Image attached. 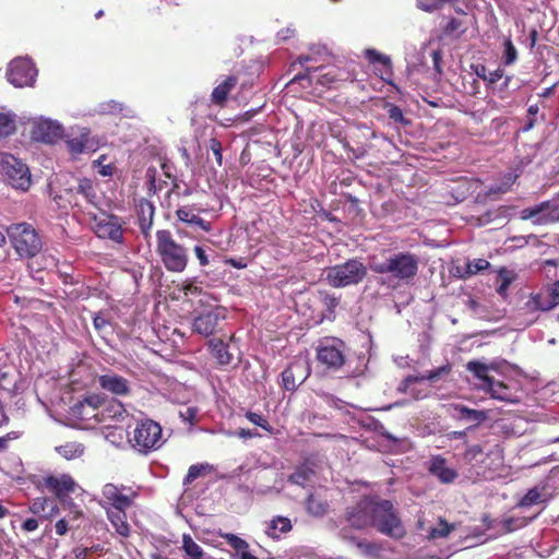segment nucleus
<instances>
[{
	"label": "nucleus",
	"mask_w": 559,
	"mask_h": 559,
	"mask_svg": "<svg viewBox=\"0 0 559 559\" xmlns=\"http://www.w3.org/2000/svg\"><path fill=\"white\" fill-rule=\"evenodd\" d=\"M238 84V78L236 75H228L223 82L215 86L211 93L212 104L223 108L225 107L229 93Z\"/></svg>",
	"instance_id": "obj_26"
},
{
	"label": "nucleus",
	"mask_w": 559,
	"mask_h": 559,
	"mask_svg": "<svg viewBox=\"0 0 559 559\" xmlns=\"http://www.w3.org/2000/svg\"><path fill=\"white\" fill-rule=\"evenodd\" d=\"M346 519L357 520L360 524H399L393 503L371 497H362L355 507L348 508Z\"/></svg>",
	"instance_id": "obj_3"
},
{
	"label": "nucleus",
	"mask_w": 559,
	"mask_h": 559,
	"mask_svg": "<svg viewBox=\"0 0 559 559\" xmlns=\"http://www.w3.org/2000/svg\"><path fill=\"white\" fill-rule=\"evenodd\" d=\"M346 343L337 337H324L316 348L317 360L328 370L336 371L346 361Z\"/></svg>",
	"instance_id": "obj_8"
},
{
	"label": "nucleus",
	"mask_w": 559,
	"mask_h": 559,
	"mask_svg": "<svg viewBox=\"0 0 559 559\" xmlns=\"http://www.w3.org/2000/svg\"><path fill=\"white\" fill-rule=\"evenodd\" d=\"M84 445L80 442H67L56 448L57 453L66 460L81 457L84 454Z\"/></svg>",
	"instance_id": "obj_37"
},
{
	"label": "nucleus",
	"mask_w": 559,
	"mask_h": 559,
	"mask_svg": "<svg viewBox=\"0 0 559 559\" xmlns=\"http://www.w3.org/2000/svg\"><path fill=\"white\" fill-rule=\"evenodd\" d=\"M123 104L117 100L104 102L99 106V110L104 115H120L123 111Z\"/></svg>",
	"instance_id": "obj_50"
},
{
	"label": "nucleus",
	"mask_w": 559,
	"mask_h": 559,
	"mask_svg": "<svg viewBox=\"0 0 559 559\" xmlns=\"http://www.w3.org/2000/svg\"><path fill=\"white\" fill-rule=\"evenodd\" d=\"M67 191L71 194L82 195L84 200L93 206L98 205L99 198L97 195L96 187L88 178L79 179L76 186L68 189Z\"/></svg>",
	"instance_id": "obj_28"
},
{
	"label": "nucleus",
	"mask_w": 559,
	"mask_h": 559,
	"mask_svg": "<svg viewBox=\"0 0 559 559\" xmlns=\"http://www.w3.org/2000/svg\"><path fill=\"white\" fill-rule=\"evenodd\" d=\"M225 319L226 309L223 307H214L194 317L192 321V332L204 337H210L222 330Z\"/></svg>",
	"instance_id": "obj_12"
},
{
	"label": "nucleus",
	"mask_w": 559,
	"mask_h": 559,
	"mask_svg": "<svg viewBox=\"0 0 559 559\" xmlns=\"http://www.w3.org/2000/svg\"><path fill=\"white\" fill-rule=\"evenodd\" d=\"M229 544L236 550V554L246 548H249V545L246 540L235 535H231V537L229 538Z\"/></svg>",
	"instance_id": "obj_63"
},
{
	"label": "nucleus",
	"mask_w": 559,
	"mask_h": 559,
	"mask_svg": "<svg viewBox=\"0 0 559 559\" xmlns=\"http://www.w3.org/2000/svg\"><path fill=\"white\" fill-rule=\"evenodd\" d=\"M466 369L471 371L477 379L483 382L481 389L484 390L488 383L493 379L488 374L489 366L477 360H471L466 364Z\"/></svg>",
	"instance_id": "obj_36"
},
{
	"label": "nucleus",
	"mask_w": 559,
	"mask_h": 559,
	"mask_svg": "<svg viewBox=\"0 0 559 559\" xmlns=\"http://www.w3.org/2000/svg\"><path fill=\"white\" fill-rule=\"evenodd\" d=\"M487 393L490 394L492 399L500 401H511L512 391L511 389L504 384L502 381H497L492 379L488 385L484 389Z\"/></svg>",
	"instance_id": "obj_35"
},
{
	"label": "nucleus",
	"mask_w": 559,
	"mask_h": 559,
	"mask_svg": "<svg viewBox=\"0 0 559 559\" xmlns=\"http://www.w3.org/2000/svg\"><path fill=\"white\" fill-rule=\"evenodd\" d=\"M366 57L371 63H381L383 66L390 67V58L388 56H384L380 52H378L374 49H368L366 51Z\"/></svg>",
	"instance_id": "obj_56"
},
{
	"label": "nucleus",
	"mask_w": 559,
	"mask_h": 559,
	"mask_svg": "<svg viewBox=\"0 0 559 559\" xmlns=\"http://www.w3.org/2000/svg\"><path fill=\"white\" fill-rule=\"evenodd\" d=\"M519 178V174L514 171H509L504 174L501 178V182L497 186H493L489 189V193H506L510 190L512 185Z\"/></svg>",
	"instance_id": "obj_43"
},
{
	"label": "nucleus",
	"mask_w": 559,
	"mask_h": 559,
	"mask_svg": "<svg viewBox=\"0 0 559 559\" xmlns=\"http://www.w3.org/2000/svg\"><path fill=\"white\" fill-rule=\"evenodd\" d=\"M304 506L307 514L312 518L320 519L330 512V503L328 500L317 496L313 492L307 495Z\"/></svg>",
	"instance_id": "obj_29"
},
{
	"label": "nucleus",
	"mask_w": 559,
	"mask_h": 559,
	"mask_svg": "<svg viewBox=\"0 0 559 559\" xmlns=\"http://www.w3.org/2000/svg\"><path fill=\"white\" fill-rule=\"evenodd\" d=\"M459 0H416V5L424 12L432 13L441 10L445 4H454Z\"/></svg>",
	"instance_id": "obj_42"
},
{
	"label": "nucleus",
	"mask_w": 559,
	"mask_h": 559,
	"mask_svg": "<svg viewBox=\"0 0 559 559\" xmlns=\"http://www.w3.org/2000/svg\"><path fill=\"white\" fill-rule=\"evenodd\" d=\"M504 76H507L504 74V70L502 68H498L496 69L495 71L488 73V78H487V87L490 90L492 87V85H496L498 84V82L503 79Z\"/></svg>",
	"instance_id": "obj_60"
},
{
	"label": "nucleus",
	"mask_w": 559,
	"mask_h": 559,
	"mask_svg": "<svg viewBox=\"0 0 559 559\" xmlns=\"http://www.w3.org/2000/svg\"><path fill=\"white\" fill-rule=\"evenodd\" d=\"M155 236V251L163 266L171 273L183 272L189 263V249L179 243L169 229H158Z\"/></svg>",
	"instance_id": "obj_5"
},
{
	"label": "nucleus",
	"mask_w": 559,
	"mask_h": 559,
	"mask_svg": "<svg viewBox=\"0 0 559 559\" xmlns=\"http://www.w3.org/2000/svg\"><path fill=\"white\" fill-rule=\"evenodd\" d=\"M62 126L52 120H39L33 126L32 139L37 142L52 144L62 139Z\"/></svg>",
	"instance_id": "obj_16"
},
{
	"label": "nucleus",
	"mask_w": 559,
	"mask_h": 559,
	"mask_svg": "<svg viewBox=\"0 0 559 559\" xmlns=\"http://www.w3.org/2000/svg\"><path fill=\"white\" fill-rule=\"evenodd\" d=\"M97 383L100 389L116 396H128L131 393L129 380L112 371L98 376Z\"/></svg>",
	"instance_id": "obj_17"
},
{
	"label": "nucleus",
	"mask_w": 559,
	"mask_h": 559,
	"mask_svg": "<svg viewBox=\"0 0 559 559\" xmlns=\"http://www.w3.org/2000/svg\"><path fill=\"white\" fill-rule=\"evenodd\" d=\"M200 210L191 205H183L176 210V217L179 222L187 224L191 228H200L209 233L212 230V224L199 216Z\"/></svg>",
	"instance_id": "obj_23"
},
{
	"label": "nucleus",
	"mask_w": 559,
	"mask_h": 559,
	"mask_svg": "<svg viewBox=\"0 0 559 559\" xmlns=\"http://www.w3.org/2000/svg\"><path fill=\"white\" fill-rule=\"evenodd\" d=\"M511 80H512L511 75L504 76L502 83L492 85V87L490 88L491 93L501 99L508 98L509 97V84H510Z\"/></svg>",
	"instance_id": "obj_53"
},
{
	"label": "nucleus",
	"mask_w": 559,
	"mask_h": 559,
	"mask_svg": "<svg viewBox=\"0 0 559 559\" xmlns=\"http://www.w3.org/2000/svg\"><path fill=\"white\" fill-rule=\"evenodd\" d=\"M67 145L70 153L74 156L93 150L88 132H82L79 136L69 139Z\"/></svg>",
	"instance_id": "obj_34"
},
{
	"label": "nucleus",
	"mask_w": 559,
	"mask_h": 559,
	"mask_svg": "<svg viewBox=\"0 0 559 559\" xmlns=\"http://www.w3.org/2000/svg\"><path fill=\"white\" fill-rule=\"evenodd\" d=\"M488 540V537L485 536V533H474L472 535H466L462 540V545L464 548H472L478 545H481Z\"/></svg>",
	"instance_id": "obj_52"
},
{
	"label": "nucleus",
	"mask_w": 559,
	"mask_h": 559,
	"mask_svg": "<svg viewBox=\"0 0 559 559\" xmlns=\"http://www.w3.org/2000/svg\"><path fill=\"white\" fill-rule=\"evenodd\" d=\"M44 485L49 492L60 500H64L70 493H73L78 487L73 477L68 474L60 476L49 475L44 478Z\"/></svg>",
	"instance_id": "obj_18"
},
{
	"label": "nucleus",
	"mask_w": 559,
	"mask_h": 559,
	"mask_svg": "<svg viewBox=\"0 0 559 559\" xmlns=\"http://www.w3.org/2000/svg\"><path fill=\"white\" fill-rule=\"evenodd\" d=\"M450 370H451L450 366L447 365V366L439 367L435 370L428 371L426 374H423V376H407L400 383L397 391L401 393H406V392H408V389L411 385H413L417 382L425 381V380L436 381L441 376L449 373Z\"/></svg>",
	"instance_id": "obj_27"
},
{
	"label": "nucleus",
	"mask_w": 559,
	"mask_h": 559,
	"mask_svg": "<svg viewBox=\"0 0 559 559\" xmlns=\"http://www.w3.org/2000/svg\"><path fill=\"white\" fill-rule=\"evenodd\" d=\"M31 511L38 515V520L26 519L23 524H38V521L50 520L57 512V504L53 499L38 498L33 501Z\"/></svg>",
	"instance_id": "obj_24"
},
{
	"label": "nucleus",
	"mask_w": 559,
	"mask_h": 559,
	"mask_svg": "<svg viewBox=\"0 0 559 559\" xmlns=\"http://www.w3.org/2000/svg\"><path fill=\"white\" fill-rule=\"evenodd\" d=\"M307 79L310 84L314 83L326 88H338L345 82H354L356 74L348 66L332 64L331 61L307 66L306 73L297 74L292 82Z\"/></svg>",
	"instance_id": "obj_4"
},
{
	"label": "nucleus",
	"mask_w": 559,
	"mask_h": 559,
	"mask_svg": "<svg viewBox=\"0 0 559 559\" xmlns=\"http://www.w3.org/2000/svg\"><path fill=\"white\" fill-rule=\"evenodd\" d=\"M333 60V56L323 46H313L310 48L309 53L300 55L298 62L301 67L310 66L309 63H324Z\"/></svg>",
	"instance_id": "obj_31"
},
{
	"label": "nucleus",
	"mask_w": 559,
	"mask_h": 559,
	"mask_svg": "<svg viewBox=\"0 0 559 559\" xmlns=\"http://www.w3.org/2000/svg\"><path fill=\"white\" fill-rule=\"evenodd\" d=\"M320 300L330 318L331 316H334L335 310L340 305L341 296H336L335 294H330L326 292H320Z\"/></svg>",
	"instance_id": "obj_45"
},
{
	"label": "nucleus",
	"mask_w": 559,
	"mask_h": 559,
	"mask_svg": "<svg viewBox=\"0 0 559 559\" xmlns=\"http://www.w3.org/2000/svg\"><path fill=\"white\" fill-rule=\"evenodd\" d=\"M11 245L21 257H35L41 249V240L27 223L13 224L7 228Z\"/></svg>",
	"instance_id": "obj_7"
},
{
	"label": "nucleus",
	"mask_w": 559,
	"mask_h": 559,
	"mask_svg": "<svg viewBox=\"0 0 559 559\" xmlns=\"http://www.w3.org/2000/svg\"><path fill=\"white\" fill-rule=\"evenodd\" d=\"M316 475L312 464L308 461L297 465L292 474L288 475L287 481L292 485L306 487L307 483Z\"/></svg>",
	"instance_id": "obj_30"
},
{
	"label": "nucleus",
	"mask_w": 559,
	"mask_h": 559,
	"mask_svg": "<svg viewBox=\"0 0 559 559\" xmlns=\"http://www.w3.org/2000/svg\"><path fill=\"white\" fill-rule=\"evenodd\" d=\"M559 305V281H555L545 287V296L542 293L531 294L526 304L532 311H549Z\"/></svg>",
	"instance_id": "obj_15"
},
{
	"label": "nucleus",
	"mask_w": 559,
	"mask_h": 559,
	"mask_svg": "<svg viewBox=\"0 0 559 559\" xmlns=\"http://www.w3.org/2000/svg\"><path fill=\"white\" fill-rule=\"evenodd\" d=\"M484 450L479 444L471 445L464 452V460L467 463H474L478 461V456L483 455Z\"/></svg>",
	"instance_id": "obj_55"
},
{
	"label": "nucleus",
	"mask_w": 559,
	"mask_h": 559,
	"mask_svg": "<svg viewBox=\"0 0 559 559\" xmlns=\"http://www.w3.org/2000/svg\"><path fill=\"white\" fill-rule=\"evenodd\" d=\"M539 107L537 104L531 105L527 109V116L525 120V124L522 130L527 132L532 130L538 122Z\"/></svg>",
	"instance_id": "obj_49"
},
{
	"label": "nucleus",
	"mask_w": 559,
	"mask_h": 559,
	"mask_svg": "<svg viewBox=\"0 0 559 559\" xmlns=\"http://www.w3.org/2000/svg\"><path fill=\"white\" fill-rule=\"evenodd\" d=\"M103 403V399L97 394H91L76 402L72 407V415L81 420H88L96 417V411Z\"/></svg>",
	"instance_id": "obj_22"
},
{
	"label": "nucleus",
	"mask_w": 559,
	"mask_h": 559,
	"mask_svg": "<svg viewBox=\"0 0 559 559\" xmlns=\"http://www.w3.org/2000/svg\"><path fill=\"white\" fill-rule=\"evenodd\" d=\"M325 280L335 288L360 283L367 275V267L357 259H350L324 270Z\"/></svg>",
	"instance_id": "obj_6"
},
{
	"label": "nucleus",
	"mask_w": 559,
	"mask_h": 559,
	"mask_svg": "<svg viewBox=\"0 0 559 559\" xmlns=\"http://www.w3.org/2000/svg\"><path fill=\"white\" fill-rule=\"evenodd\" d=\"M193 251L201 266H206L210 264L209 255L203 247L195 246Z\"/></svg>",
	"instance_id": "obj_62"
},
{
	"label": "nucleus",
	"mask_w": 559,
	"mask_h": 559,
	"mask_svg": "<svg viewBox=\"0 0 559 559\" xmlns=\"http://www.w3.org/2000/svg\"><path fill=\"white\" fill-rule=\"evenodd\" d=\"M530 45L528 48L531 51H535L536 53H542V50L546 48V46L537 45L538 39V31L536 28H532L528 34Z\"/></svg>",
	"instance_id": "obj_59"
},
{
	"label": "nucleus",
	"mask_w": 559,
	"mask_h": 559,
	"mask_svg": "<svg viewBox=\"0 0 559 559\" xmlns=\"http://www.w3.org/2000/svg\"><path fill=\"white\" fill-rule=\"evenodd\" d=\"M0 171L7 177L9 183L22 191L31 186L28 167L12 154H2L0 157Z\"/></svg>",
	"instance_id": "obj_11"
},
{
	"label": "nucleus",
	"mask_w": 559,
	"mask_h": 559,
	"mask_svg": "<svg viewBox=\"0 0 559 559\" xmlns=\"http://www.w3.org/2000/svg\"><path fill=\"white\" fill-rule=\"evenodd\" d=\"M368 265L373 273L386 275L395 287L413 283L418 274L419 258L409 251L383 250L380 255H370Z\"/></svg>",
	"instance_id": "obj_1"
},
{
	"label": "nucleus",
	"mask_w": 559,
	"mask_h": 559,
	"mask_svg": "<svg viewBox=\"0 0 559 559\" xmlns=\"http://www.w3.org/2000/svg\"><path fill=\"white\" fill-rule=\"evenodd\" d=\"M379 532L394 539H400L405 536V526H377Z\"/></svg>",
	"instance_id": "obj_54"
},
{
	"label": "nucleus",
	"mask_w": 559,
	"mask_h": 559,
	"mask_svg": "<svg viewBox=\"0 0 559 559\" xmlns=\"http://www.w3.org/2000/svg\"><path fill=\"white\" fill-rule=\"evenodd\" d=\"M310 376V367L302 359L290 362L281 373L282 386L286 391H295Z\"/></svg>",
	"instance_id": "obj_14"
},
{
	"label": "nucleus",
	"mask_w": 559,
	"mask_h": 559,
	"mask_svg": "<svg viewBox=\"0 0 559 559\" xmlns=\"http://www.w3.org/2000/svg\"><path fill=\"white\" fill-rule=\"evenodd\" d=\"M489 266L490 263L487 260L476 259L467 263L465 274L467 276L475 275L480 271L489 269Z\"/></svg>",
	"instance_id": "obj_51"
},
{
	"label": "nucleus",
	"mask_w": 559,
	"mask_h": 559,
	"mask_svg": "<svg viewBox=\"0 0 559 559\" xmlns=\"http://www.w3.org/2000/svg\"><path fill=\"white\" fill-rule=\"evenodd\" d=\"M361 526H348L342 530L341 536L344 540L356 545L362 552L371 555L379 551V546L374 543L367 542L365 539H360L357 536L353 535L349 528H360Z\"/></svg>",
	"instance_id": "obj_33"
},
{
	"label": "nucleus",
	"mask_w": 559,
	"mask_h": 559,
	"mask_svg": "<svg viewBox=\"0 0 559 559\" xmlns=\"http://www.w3.org/2000/svg\"><path fill=\"white\" fill-rule=\"evenodd\" d=\"M516 275L511 272V271H508L507 269L504 267H501L498 272V281H499V285L497 287V293L499 296H501L503 299L507 298L508 296V289L510 287V285L512 284V282L515 280Z\"/></svg>",
	"instance_id": "obj_40"
},
{
	"label": "nucleus",
	"mask_w": 559,
	"mask_h": 559,
	"mask_svg": "<svg viewBox=\"0 0 559 559\" xmlns=\"http://www.w3.org/2000/svg\"><path fill=\"white\" fill-rule=\"evenodd\" d=\"M454 528H455V526H440V527L432 526L429 532L428 537L431 539L447 537Z\"/></svg>",
	"instance_id": "obj_58"
},
{
	"label": "nucleus",
	"mask_w": 559,
	"mask_h": 559,
	"mask_svg": "<svg viewBox=\"0 0 559 559\" xmlns=\"http://www.w3.org/2000/svg\"><path fill=\"white\" fill-rule=\"evenodd\" d=\"M210 353L221 366L229 365L233 354L228 350V344L223 338H212L209 342Z\"/></svg>",
	"instance_id": "obj_32"
},
{
	"label": "nucleus",
	"mask_w": 559,
	"mask_h": 559,
	"mask_svg": "<svg viewBox=\"0 0 559 559\" xmlns=\"http://www.w3.org/2000/svg\"><path fill=\"white\" fill-rule=\"evenodd\" d=\"M427 471L441 484H452L459 477L455 468L448 466L445 457L440 454L432 455L427 463Z\"/></svg>",
	"instance_id": "obj_19"
},
{
	"label": "nucleus",
	"mask_w": 559,
	"mask_h": 559,
	"mask_svg": "<svg viewBox=\"0 0 559 559\" xmlns=\"http://www.w3.org/2000/svg\"><path fill=\"white\" fill-rule=\"evenodd\" d=\"M450 408L453 411L452 415L455 419L472 424L467 429L476 427L487 419L486 412L468 408L462 404H451Z\"/></svg>",
	"instance_id": "obj_25"
},
{
	"label": "nucleus",
	"mask_w": 559,
	"mask_h": 559,
	"mask_svg": "<svg viewBox=\"0 0 559 559\" xmlns=\"http://www.w3.org/2000/svg\"><path fill=\"white\" fill-rule=\"evenodd\" d=\"M136 497V492L127 495L123 488L110 483L103 486L100 504L106 510L111 524H128L129 521L138 523L135 520L138 507L134 501Z\"/></svg>",
	"instance_id": "obj_2"
},
{
	"label": "nucleus",
	"mask_w": 559,
	"mask_h": 559,
	"mask_svg": "<svg viewBox=\"0 0 559 559\" xmlns=\"http://www.w3.org/2000/svg\"><path fill=\"white\" fill-rule=\"evenodd\" d=\"M384 108L386 109V114L392 121L402 126H407L411 123V121L404 117L402 109L397 105L386 103Z\"/></svg>",
	"instance_id": "obj_48"
},
{
	"label": "nucleus",
	"mask_w": 559,
	"mask_h": 559,
	"mask_svg": "<svg viewBox=\"0 0 559 559\" xmlns=\"http://www.w3.org/2000/svg\"><path fill=\"white\" fill-rule=\"evenodd\" d=\"M182 292L186 296H198L201 295L202 288L195 285L193 282H187L182 286Z\"/></svg>",
	"instance_id": "obj_64"
},
{
	"label": "nucleus",
	"mask_w": 559,
	"mask_h": 559,
	"mask_svg": "<svg viewBox=\"0 0 559 559\" xmlns=\"http://www.w3.org/2000/svg\"><path fill=\"white\" fill-rule=\"evenodd\" d=\"M16 130L15 118L10 114H0V136L7 138Z\"/></svg>",
	"instance_id": "obj_46"
},
{
	"label": "nucleus",
	"mask_w": 559,
	"mask_h": 559,
	"mask_svg": "<svg viewBox=\"0 0 559 559\" xmlns=\"http://www.w3.org/2000/svg\"><path fill=\"white\" fill-rule=\"evenodd\" d=\"M182 549L190 559H205L203 549L188 534H183Z\"/></svg>",
	"instance_id": "obj_39"
},
{
	"label": "nucleus",
	"mask_w": 559,
	"mask_h": 559,
	"mask_svg": "<svg viewBox=\"0 0 559 559\" xmlns=\"http://www.w3.org/2000/svg\"><path fill=\"white\" fill-rule=\"evenodd\" d=\"M129 441L134 449L142 453L156 450L162 444V427L158 423L148 418L140 420Z\"/></svg>",
	"instance_id": "obj_9"
},
{
	"label": "nucleus",
	"mask_w": 559,
	"mask_h": 559,
	"mask_svg": "<svg viewBox=\"0 0 559 559\" xmlns=\"http://www.w3.org/2000/svg\"><path fill=\"white\" fill-rule=\"evenodd\" d=\"M155 206L146 200L140 199L136 204V218L139 228L145 239L150 238L151 230L154 224Z\"/></svg>",
	"instance_id": "obj_21"
},
{
	"label": "nucleus",
	"mask_w": 559,
	"mask_h": 559,
	"mask_svg": "<svg viewBox=\"0 0 559 559\" xmlns=\"http://www.w3.org/2000/svg\"><path fill=\"white\" fill-rule=\"evenodd\" d=\"M212 466L207 463L193 464L189 467L188 473L183 479V485H191L197 478L211 472Z\"/></svg>",
	"instance_id": "obj_41"
},
{
	"label": "nucleus",
	"mask_w": 559,
	"mask_h": 559,
	"mask_svg": "<svg viewBox=\"0 0 559 559\" xmlns=\"http://www.w3.org/2000/svg\"><path fill=\"white\" fill-rule=\"evenodd\" d=\"M209 147L213 152L218 166L223 164L222 143L216 138H212L209 142Z\"/></svg>",
	"instance_id": "obj_57"
},
{
	"label": "nucleus",
	"mask_w": 559,
	"mask_h": 559,
	"mask_svg": "<svg viewBox=\"0 0 559 559\" xmlns=\"http://www.w3.org/2000/svg\"><path fill=\"white\" fill-rule=\"evenodd\" d=\"M546 501L543 490L537 487L530 489L526 495L520 500L519 508H530L539 506Z\"/></svg>",
	"instance_id": "obj_38"
},
{
	"label": "nucleus",
	"mask_w": 559,
	"mask_h": 559,
	"mask_svg": "<svg viewBox=\"0 0 559 559\" xmlns=\"http://www.w3.org/2000/svg\"><path fill=\"white\" fill-rule=\"evenodd\" d=\"M93 219L94 233L98 238L109 240L115 245L124 243L127 228L122 217L103 212L98 216L95 215Z\"/></svg>",
	"instance_id": "obj_10"
},
{
	"label": "nucleus",
	"mask_w": 559,
	"mask_h": 559,
	"mask_svg": "<svg viewBox=\"0 0 559 559\" xmlns=\"http://www.w3.org/2000/svg\"><path fill=\"white\" fill-rule=\"evenodd\" d=\"M36 69L26 58H17L10 62L8 68V81L15 87L32 85L35 81Z\"/></svg>",
	"instance_id": "obj_13"
},
{
	"label": "nucleus",
	"mask_w": 559,
	"mask_h": 559,
	"mask_svg": "<svg viewBox=\"0 0 559 559\" xmlns=\"http://www.w3.org/2000/svg\"><path fill=\"white\" fill-rule=\"evenodd\" d=\"M521 217L523 219L536 218L540 223H546L559 219V213H557V206L554 202L546 201L522 210Z\"/></svg>",
	"instance_id": "obj_20"
},
{
	"label": "nucleus",
	"mask_w": 559,
	"mask_h": 559,
	"mask_svg": "<svg viewBox=\"0 0 559 559\" xmlns=\"http://www.w3.org/2000/svg\"><path fill=\"white\" fill-rule=\"evenodd\" d=\"M245 417L253 425L262 428L267 433L273 435L274 428L270 425L266 418H264L261 414L254 413L252 411H248L245 414Z\"/></svg>",
	"instance_id": "obj_47"
},
{
	"label": "nucleus",
	"mask_w": 559,
	"mask_h": 559,
	"mask_svg": "<svg viewBox=\"0 0 559 559\" xmlns=\"http://www.w3.org/2000/svg\"><path fill=\"white\" fill-rule=\"evenodd\" d=\"M462 26V22L455 17H451L443 27V34L445 36H452Z\"/></svg>",
	"instance_id": "obj_61"
},
{
	"label": "nucleus",
	"mask_w": 559,
	"mask_h": 559,
	"mask_svg": "<svg viewBox=\"0 0 559 559\" xmlns=\"http://www.w3.org/2000/svg\"><path fill=\"white\" fill-rule=\"evenodd\" d=\"M518 60V50L511 39V37H507L503 40V53H502V63L504 66H512Z\"/></svg>",
	"instance_id": "obj_44"
}]
</instances>
